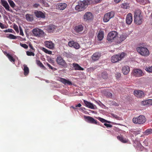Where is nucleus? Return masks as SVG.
I'll use <instances>...</instances> for the list:
<instances>
[{
  "instance_id": "f257e3e1",
  "label": "nucleus",
  "mask_w": 152,
  "mask_h": 152,
  "mask_svg": "<svg viewBox=\"0 0 152 152\" xmlns=\"http://www.w3.org/2000/svg\"><path fill=\"white\" fill-rule=\"evenodd\" d=\"M91 2V0H84L83 1H79L78 4L75 7V9L78 11H83L85 9L88 5L90 4Z\"/></svg>"
},
{
  "instance_id": "f03ea898",
  "label": "nucleus",
  "mask_w": 152,
  "mask_h": 152,
  "mask_svg": "<svg viewBox=\"0 0 152 152\" xmlns=\"http://www.w3.org/2000/svg\"><path fill=\"white\" fill-rule=\"evenodd\" d=\"M142 16L140 10H136L134 15V21L135 23L137 25L141 24L142 22Z\"/></svg>"
},
{
  "instance_id": "7ed1b4c3",
  "label": "nucleus",
  "mask_w": 152,
  "mask_h": 152,
  "mask_svg": "<svg viewBox=\"0 0 152 152\" xmlns=\"http://www.w3.org/2000/svg\"><path fill=\"white\" fill-rule=\"evenodd\" d=\"M136 50L138 53L142 56L147 57L149 54L148 49L144 47H138L137 48Z\"/></svg>"
},
{
  "instance_id": "20e7f679",
  "label": "nucleus",
  "mask_w": 152,
  "mask_h": 152,
  "mask_svg": "<svg viewBox=\"0 0 152 152\" xmlns=\"http://www.w3.org/2000/svg\"><path fill=\"white\" fill-rule=\"evenodd\" d=\"M118 33L115 31H113L109 32L107 37V39L109 42H114L117 37Z\"/></svg>"
},
{
  "instance_id": "39448f33",
  "label": "nucleus",
  "mask_w": 152,
  "mask_h": 152,
  "mask_svg": "<svg viewBox=\"0 0 152 152\" xmlns=\"http://www.w3.org/2000/svg\"><path fill=\"white\" fill-rule=\"evenodd\" d=\"M146 121L145 117L143 115H140L137 117H134L132 119L134 123L137 124H142L144 123Z\"/></svg>"
},
{
  "instance_id": "423d86ee",
  "label": "nucleus",
  "mask_w": 152,
  "mask_h": 152,
  "mask_svg": "<svg viewBox=\"0 0 152 152\" xmlns=\"http://www.w3.org/2000/svg\"><path fill=\"white\" fill-rule=\"evenodd\" d=\"M125 53L124 52L121 54L115 55L112 56L111 58V61L113 63H115L121 60L125 56Z\"/></svg>"
},
{
  "instance_id": "0eeeda50",
  "label": "nucleus",
  "mask_w": 152,
  "mask_h": 152,
  "mask_svg": "<svg viewBox=\"0 0 152 152\" xmlns=\"http://www.w3.org/2000/svg\"><path fill=\"white\" fill-rule=\"evenodd\" d=\"M32 31L34 35L37 37H42L45 36L44 32L40 29L34 28L33 29Z\"/></svg>"
},
{
  "instance_id": "6e6552de",
  "label": "nucleus",
  "mask_w": 152,
  "mask_h": 152,
  "mask_svg": "<svg viewBox=\"0 0 152 152\" xmlns=\"http://www.w3.org/2000/svg\"><path fill=\"white\" fill-rule=\"evenodd\" d=\"M114 15V12L111 11L105 14L103 18V21L105 22L108 21L110 19L113 18Z\"/></svg>"
},
{
  "instance_id": "1a4fd4ad",
  "label": "nucleus",
  "mask_w": 152,
  "mask_h": 152,
  "mask_svg": "<svg viewBox=\"0 0 152 152\" xmlns=\"http://www.w3.org/2000/svg\"><path fill=\"white\" fill-rule=\"evenodd\" d=\"M133 75L136 77H140L144 75L143 71L139 69H134L132 71Z\"/></svg>"
},
{
  "instance_id": "9d476101",
  "label": "nucleus",
  "mask_w": 152,
  "mask_h": 152,
  "mask_svg": "<svg viewBox=\"0 0 152 152\" xmlns=\"http://www.w3.org/2000/svg\"><path fill=\"white\" fill-rule=\"evenodd\" d=\"M34 14L37 18L44 19L45 18V13L40 11L35 10L34 12Z\"/></svg>"
},
{
  "instance_id": "9b49d317",
  "label": "nucleus",
  "mask_w": 152,
  "mask_h": 152,
  "mask_svg": "<svg viewBox=\"0 0 152 152\" xmlns=\"http://www.w3.org/2000/svg\"><path fill=\"white\" fill-rule=\"evenodd\" d=\"M83 101L84 103L85 104V106L87 107L92 109H96L97 107L93 103L85 100H83Z\"/></svg>"
},
{
  "instance_id": "f8f14e48",
  "label": "nucleus",
  "mask_w": 152,
  "mask_h": 152,
  "mask_svg": "<svg viewBox=\"0 0 152 152\" xmlns=\"http://www.w3.org/2000/svg\"><path fill=\"white\" fill-rule=\"evenodd\" d=\"M84 117L88 122L93 124H98L97 121L94 119L93 118L90 116H85Z\"/></svg>"
},
{
  "instance_id": "ddd939ff",
  "label": "nucleus",
  "mask_w": 152,
  "mask_h": 152,
  "mask_svg": "<svg viewBox=\"0 0 152 152\" xmlns=\"http://www.w3.org/2000/svg\"><path fill=\"white\" fill-rule=\"evenodd\" d=\"M134 95L138 98L143 97L144 96V93L142 91L140 90H135L134 91Z\"/></svg>"
},
{
  "instance_id": "4468645a",
  "label": "nucleus",
  "mask_w": 152,
  "mask_h": 152,
  "mask_svg": "<svg viewBox=\"0 0 152 152\" xmlns=\"http://www.w3.org/2000/svg\"><path fill=\"white\" fill-rule=\"evenodd\" d=\"M56 61L57 63L63 66H65L66 64V63L63 58L60 56L57 57L56 58Z\"/></svg>"
},
{
  "instance_id": "2eb2a0df",
  "label": "nucleus",
  "mask_w": 152,
  "mask_h": 152,
  "mask_svg": "<svg viewBox=\"0 0 152 152\" xmlns=\"http://www.w3.org/2000/svg\"><path fill=\"white\" fill-rule=\"evenodd\" d=\"M93 15L91 13L88 12H86L84 15V19L85 20H90L93 19Z\"/></svg>"
},
{
  "instance_id": "dca6fc26",
  "label": "nucleus",
  "mask_w": 152,
  "mask_h": 152,
  "mask_svg": "<svg viewBox=\"0 0 152 152\" xmlns=\"http://www.w3.org/2000/svg\"><path fill=\"white\" fill-rule=\"evenodd\" d=\"M126 23L128 24H130L133 20L132 15L131 13H128L126 16Z\"/></svg>"
},
{
  "instance_id": "f3484780",
  "label": "nucleus",
  "mask_w": 152,
  "mask_h": 152,
  "mask_svg": "<svg viewBox=\"0 0 152 152\" xmlns=\"http://www.w3.org/2000/svg\"><path fill=\"white\" fill-rule=\"evenodd\" d=\"M127 37V34L126 33H123L120 35L118 41L117 42L118 43H120L124 41Z\"/></svg>"
},
{
  "instance_id": "a211bd4d",
  "label": "nucleus",
  "mask_w": 152,
  "mask_h": 152,
  "mask_svg": "<svg viewBox=\"0 0 152 152\" xmlns=\"http://www.w3.org/2000/svg\"><path fill=\"white\" fill-rule=\"evenodd\" d=\"M72 44H75V46H74V48L76 49H78L80 47V45L78 43L75 42L73 41H69L68 43V45L71 47H72Z\"/></svg>"
},
{
  "instance_id": "6ab92c4d",
  "label": "nucleus",
  "mask_w": 152,
  "mask_h": 152,
  "mask_svg": "<svg viewBox=\"0 0 152 152\" xmlns=\"http://www.w3.org/2000/svg\"><path fill=\"white\" fill-rule=\"evenodd\" d=\"M101 56L100 53L96 52L94 53L91 56V58L93 61H96L99 60Z\"/></svg>"
},
{
  "instance_id": "aec40b11",
  "label": "nucleus",
  "mask_w": 152,
  "mask_h": 152,
  "mask_svg": "<svg viewBox=\"0 0 152 152\" xmlns=\"http://www.w3.org/2000/svg\"><path fill=\"white\" fill-rule=\"evenodd\" d=\"M45 46L50 49H53L54 48V44L51 41H46L45 42Z\"/></svg>"
},
{
  "instance_id": "412c9836",
  "label": "nucleus",
  "mask_w": 152,
  "mask_h": 152,
  "mask_svg": "<svg viewBox=\"0 0 152 152\" xmlns=\"http://www.w3.org/2000/svg\"><path fill=\"white\" fill-rule=\"evenodd\" d=\"M141 132V130L140 129H132L130 131V132L132 134L136 135L140 133Z\"/></svg>"
},
{
  "instance_id": "4be33fe9",
  "label": "nucleus",
  "mask_w": 152,
  "mask_h": 152,
  "mask_svg": "<svg viewBox=\"0 0 152 152\" xmlns=\"http://www.w3.org/2000/svg\"><path fill=\"white\" fill-rule=\"evenodd\" d=\"M48 32H53L56 28V26L54 25H50L48 26L46 28Z\"/></svg>"
},
{
  "instance_id": "5701e85b",
  "label": "nucleus",
  "mask_w": 152,
  "mask_h": 152,
  "mask_svg": "<svg viewBox=\"0 0 152 152\" xmlns=\"http://www.w3.org/2000/svg\"><path fill=\"white\" fill-rule=\"evenodd\" d=\"M104 33L103 31L100 30L97 34V37L99 40L101 41L104 38Z\"/></svg>"
},
{
  "instance_id": "b1692460",
  "label": "nucleus",
  "mask_w": 152,
  "mask_h": 152,
  "mask_svg": "<svg viewBox=\"0 0 152 152\" xmlns=\"http://www.w3.org/2000/svg\"><path fill=\"white\" fill-rule=\"evenodd\" d=\"M129 71L130 68L128 66H125L123 67L122 72L124 74L127 75L129 72Z\"/></svg>"
},
{
  "instance_id": "393cba45",
  "label": "nucleus",
  "mask_w": 152,
  "mask_h": 152,
  "mask_svg": "<svg viewBox=\"0 0 152 152\" xmlns=\"http://www.w3.org/2000/svg\"><path fill=\"white\" fill-rule=\"evenodd\" d=\"M117 138L118 140L123 143L127 142L128 141V140L127 138H124L123 136L121 135L118 136Z\"/></svg>"
},
{
  "instance_id": "a878e982",
  "label": "nucleus",
  "mask_w": 152,
  "mask_h": 152,
  "mask_svg": "<svg viewBox=\"0 0 152 152\" xmlns=\"http://www.w3.org/2000/svg\"><path fill=\"white\" fill-rule=\"evenodd\" d=\"M134 146L136 147L137 149L138 148H140L141 150L143 148V146L142 145L139 141L135 140L134 143Z\"/></svg>"
},
{
  "instance_id": "bb28decb",
  "label": "nucleus",
  "mask_w": 152,
  "mask_h": 152,
  "mask_svg": "<svg viewBox=\"0 0 152 152\" xmlns=\"http://www.w3.org/2000/svg\"><path fill=\"white\" fill-rule=\"evenodd\" d=\"M2 4L5 9L8 11H10V7L7 1L4 0H1Z\"/></svg>"
},
{
  "instance_id": "cd10ccee",
  "label": "nucleus",
  "mask_w": 152,
  "mask_h": 152,
  "mask_svg": "<svg viewBox=\"0 0 152 152\" xmlns=\"http://www.w3.org/2000/svg\"><path fill=\"white\" fill-rule=\"evenodd\" d=\"M75 70H83L84 69L80 66L78 64L73 63L72 64Z\"/></svg>"
},
{
  "instance_id": "c85d7f7f",
  "label": "nucleus",
  "mask_w": 152,
  "mask_h": 152,
  "mask_svg": "<svg viewBox=\"0 0 152 152\" xmlns=\"http://www.w3.org/2000/svg\"><path fill=\"white\" fill-rule=\"evenodd\" d=\"M26 19L27 21L29 22H31L33 20V16L32 15L26 14L25 15Z\"/></svg>"
},
{
  "instance_id": "c756f323",
  "label": "nucleus",
  "mask_w": 152,
  "mask_h": 152,
  "mask_svg": "<svg viewBox=\"0 0 152 152\" xmlns=\"http://www.w3.org/2000/svg\"><path fill=\"white\" fill-rule=\"evenodd\" d=\"M74 29L76 32H80L83 30V27L82 25H79L75 26Z\"/></svg>"
},
{
  "instance_id": "7c9ffc66",
  "label": "nucleus",
  "mask_w": 152,
  "mask_h": 152,
  "mask_svg": "<svg viewBox=\"0 0 152 152\" xmlns=\"http://www.w3.org/2000/svg\"><path fill=\"white\" fill-rule=\"evenodd\" d=\"M24 68L23 70L24 71V75H25L26 76L27 75L29 72V70L28 67L25 64L23 65Z\"/></svg>"
},
{
  "instance_id": "2f4dec72",
  "label": "nucleus",
  "mask_w": 152,
  "mask_h": 152,
  "mask_svg": "<svg viewBox=\"0 0 152 152\" xmlns=\"http://www.w3.org/2000/svg\"><path fill=\"white\" fill-rule=\"evenodd\" d=\"M5 54L8 58L10 61L11 62H15V59L13 58V57L11 55H10L9 53H6Z\"/></svg>"
},
{
  "instance_id": "473e14b6",
  "label": "nucleus",
  "mask_w": 152,
  "mask_h": 152,
  "mask_svg": "<svg viewBox=\"0 0 152 152\" xmlns=\"http://www.w3.org/2000/svg\"><path fill=\"white\" fill-rule=\"evenodd\" d=\"M66 7V4L65 3H60L58 5V7L60 10H63Z\"/></svg>"
},
{
  "instance_id": "72a5a7b5",
  "label": "nucleus",
  "mask_w": 152,
  "mask_h": 152,
  "mask_svg": "<svg viewBox=\"0 0 152 152\" xmlns=\"http://www.w3.org/2000/svg\"><path fill=\"white\" fill-rule=\"evenodd\" d=\"M121 6V8L125 9H127L129 7V4L125 2L122 3Z\"/></svg>"
},
{
  "instance_id": "f704fd0d",
  "label": "nucleus",
  "mask_w": 152,
  "mask_h": 152,
  "mask_svg": "<svg viewBox=\"0 0 152 152\" xmlns=\"http://www.w3.org/2000/svg\"><path fill=\"white\" fill-rule=\"evenodd\" d=\"M97 119L102 123H110V121H107L100 117H98Z\"/></svg>"
},
{
  "instance_id": "c9c22d12",
  "label": "nucleus",
  "mask_w": 152,
  "mask_h": 152,
  "mask_svg": "<svg viewBox=\"0 0 152 152\" xmlns=\"http://www.w3.org/2000/svg\"><path fill=\"white\" fill-rule=\"evenodd\" d=\"M41 50L46 53H48L50 55L52 53V52L50 50H48L45 48L42 47L41 48Z\"/></svg>"
},
{
  "instance_id": "e433bc0d",
  "label": "nucleus",
  "mask_w": 152,
  "mask_h": 152,
  "mask_svg": "<svg viewBox=\"0 0 152 152\" xmlns=\"http://www.w3.org/2000/svg\"><path fill=\"white\" fill-rule=\"evenodd\" d=\"M145 70L148 73H152V66H146Z\"/></svg>"
},
{
  "instance_id": "4c0bfd02",
  "label": "nucleus",
  "mask_w": 152,
  "mask_h": 152,
  "mask_svg": "<svg viewBox=\"0 0 152 152\" xmlns=\"http://www.w3.org/2000/svg\"><path fill=\"white\" fill-rule=\"evenodd\" d=\"M151 133H152V129H148L144 133L145 135H147Z\"/></svg>"
},
{
  "instance_id": "58836bf2",
  "label": "nucleus",
  "mask_w": 152,
  "mask_h": 152,
  "mask_svg": "<svg viewBox=\"0 0 152 152\" xmlns=\"http://www.w3.org/2000/svg\"><path fill=\"white\" fill-rule=\"evenodd\" d=\"M8 1L12 7L14 8L15 7V5L12 1L11 0H8Z\"/></svg>"
},
{
  "instance_id": "ea45409f",
  "label": "nucleus",
  "mask_w": 152,
  "mask_h": 152,
  "mask_svg": "<svg viewBox=\"0 0 152 152\" xmlns=\"http://www.w3.org/2000/svg\"><path fill=\"white\" fill-rule=\"evenodd\" d=\"M7 37L10 39H15L17 37H18V36L16 37L12 34H10Z\"/></svg>"
},
{
  "instance_id": "a19ab883",
  "label": "nucleus",
  "mask_w": 152,
  "mask_h": 152,
  "mask_svg": "<svg viewBox=\"0 0 152 152\" xmlns=\"http://www.w3.org/2000/svg\"><path fill=\"white\" fill-rule=\"evenodd\" d=\"M37 64L40 67L42 68L44 67V66L42 63L39 60H37L36 61Z\"/></svg>"
},
{
  "instance_id": "79ce46f5",
  "label": "nucleus",
  "mask_w": 152,
  "mask_h": 152,
  "mask_svg": "<svg viewBox=\"0 0 152 152\" xmlns=\"http://www.w3.org/2000/svg\"><path fill=\"white\" fill-rule=\"evenodd\" d=\"M58 80L65 85L66 83V80L65 79L62 78H60Z\"/></svg>"
},
{
  "instance_id": "37998d69",
  "label": "nucleus",
  "mask_w": 152,
  "mask_h": 152,
  "mask_svg": "<svg viewBox=\"0 0 152 152\" xmlns=\"http://www.w3.org/2000/svg\"><path fill=\"white\" fill-rule=\"evenodd\" d=\"M102 77L103 79H106L107 77V74L105 72H104L102 73Z\"/></svg>"
},
{
  "instance_id": "c03bdc74",
  "label": "nucleus",
  "mask_w": 152,
  "mask_h": 152,
  "mask_svg": "<svg viewBox=\"0 0 152 152\" xmlns=\"http://www.w3.org/2000/svg\"><path fill=\"white\" fill-rule=\"evenodd\" d=\"M26 54L28 56H34L35 55V54L34 53H33L31 51H27L26 52Z\"/></svg>"
},
{
  "instance_id": "a18cd8bd",
  "label": "nucleus",
  "mask_w": 152,
  "mask_h": 152,
  "mask_svg": "<svg viewBox=\"0 0 152 152\" xmlns=\"http://www.w3.org/2000/svg\"><path fill=\"white\" fill-rule=\"evenodd\" d=\"M13 28L16 32H17V33L19 32L18 27L16 25L14 24L13 26Z\"/></svg>"
},
{
  "instance_id": "49530a36",
  "label": "nucleus",
  "mask_w": 152,
  "mask_h": 152,
  "mask_svg": "<svg viewBox=\"0 0 152 152\" xmlns=\"http://www.w3.org/2000/svg\"><path fill=\"white\" fill-rule=\"evenodd\" d=\"M111 115L112 116L115 118L117 119L118 120H121V118L118 116L117 115H115L113 114H111Z\"/></svg>"
},
{
  "instance_id": "de8ad7c7",
  "label": "nucleus",
  "mask_w": 152,
  "mask_h": 152,
  "mask_svg": "<svg viewBox=\"0 0 152 152\" xmlns=\"http://www.w3.org/2000/svg\"><path fill=\"white\" fill-rule=\"evenodd\" d=\"M121 76V74L120 72H116L115 74V76L117 79H118Z\"/></svg>"
},
{
  "instance_id": "09e8293b",
  "label": "nucleus",
  "mask_w": 152,
  "mask_h": 152,
  "mask_svg": "<svg viewBox=\"0 0 152 152\" xmlns=\"http://www.w3.org/2000/svg\"><path fill=\"white\" fill-rule=\"evenodd\" d=\"M20 45L21 47L25 49H27L28 48V46L25 44H22L21 43H20Z\"/></svg>"
},
{
  "instance_id": "8fccbe9b",
  "label": "nucleus",
  "mask_w": 152,
  "mask_h": 152,
  "mask_svg": "<svg viewBox=\"0 0 152 152\" xmlns=\"http://www.w3.org/2000/svg\"><path fill=\"white\" fill-rule=\"evenodd\" d=\"M141 104L143 106L148 105L147 100L142 101Z\"/></svg>"
},
{
  "instance_id": "3c124183",
  "label": "nucleus",
  "mask_w": 152,
  "mask_h": 152,
  "mask_svg": "<svg viewBox=\"0 0 152 152\" xmlns=\"http://www.w3.org/2000/svg\"><path fill=\"white\" fill-rule=\"evenodd\" d=\"M148 106L152 105V99H148L147 100Z\"/></svg>"
},
{
  "instance_id": "603ef678",
  "label": "nucleus",
  "mask_w": 152,
  "mask_h": 152,
  "mask_svg": "<svg viewBox=\"0 0 152 152\" xmlns=\"http://www.w3.org/2000/svg\"><path fill=\"white\" fill-rule=\"evenodd\" d=\"M19 30H20V35L23 36L24 35V34L23 33V31L22 29V28L21 27V26H19Z\"/></svg>"
},
{
  "instance_id": "864d4df0",
  "label": "nucleus",
  "mask_w": 152,
  "mask_h": 152,
  "mask_svg": "<svg viewBox=\"0 0 152 152\" xmlns=\"http://www.w3.org/2000/svg\"><path fill=\"white\" fill-rule=\"evenodd\" d=\"M106 96L108 97H111L112 96V94L110 92H107L105 94Z\"/></svg>"
},
{
  "instance_id": "5fc2aeb1",
  "label": "nucleus",
  "mask_w": 152,
  "mask_h": 152,
  "mask_svg": "<svg viewBox=\"0 0 152 152\" xmlns=\"http://www.w3.org/2000/svg\"><path fill=\"white\" fill-rule=\"evenodd\" d=\"M104 125L105 126H106L107 127L111 128L112 127V126L110 124H107L106 123H104Z\"/></svg>"
},
{
  "instance_id": "6e6d98bb",
  "label": "nucleus",
  "mask_w": 152,
  "mask_h": 152,
  "mask_svg": "<svg viewBox=\"0 0 152 152\" xmlns=\"http://www.w3.org/2000/svg\"><path fill=\"white\" fill-rule=\"evenodd\" d=\"M0 27L2 29L5 28V25L1 22H0Z\"/></svg>"
},
{
  "instance_id": "4d7b16f0",
  "label": "nucleus",
  "mask_w": 152,
  "mask_h": 152,
  "mask_svg": "<svg viewBox=\"0 0 152 152\" xmlns=\"http://www.w3.org/2000/svg\"><path fill=\"white\" fill-rule=\"evenodd\" d=\"M29 48L32 50L33 51H35V49H34L33 47L32 46V45L31 44H29Z\"/></svg>"
},
{
  "instance_id": "13d9d810",
  "label": "nucleus",
  "mask_w": 152,
  "mask_h": 152,
  "mask_svg": "<svg viewBox=\"0 0 152 152\" xmlns=\"http://www.w3.org/2000/svg\"><path fill=\"white\" fill-rule=\"evenodd\" d=\"M102 0H93L96 3H98L100 2Z\"/></svg>"
},
{
  "instance_id": "bf43d9fd",
  "label": "nucleus",
  "mask_w": 152,
  "mask_h": 152,
  "mask_svg": "<svg viewBox=\"0 0 152 152\" xmlns=\"http://www.w3.org/2000/svg\"><path fill=\"white\" fill-rule=\"evenodd\" d=\"M47 66L49 68L51 69H53V67L48 63H47Z\"/></svg>"
},
{
  "instance_id": "052dcab7",
  "label": "nucleus",
  "mask_w": 152,
  "mask_h": 152,
  "mask_svg": "<svg viewBox=\"0 0 152 152\" xmlns=\"http://www.w3.org/2000/svg\"><path fill=\"white\" fill-rule=\"evenodd\" d=\"M39 5V4H35L33 5V7H37Z\"/></svg>"
},
{
  "instance_id": "680f3d73",
  "label": "nucleus",
  "mask_w": 152,
  "mask_h": 152,
  "mask_svg": "<svg viewBox=\"0 0 152 152\" xmlns=\"http://www.w3.org/2000/svg\"><path fill=\"white\" fill-rule=\"evenodd\" d=\"M82 105L81 104L79 103L78 104L75 105V107H80Z\"/></svg>"
},
{
  "instance_id": "e2e57ef3",
  "label": "nucleus",
  "mask_w": 152,
  "mask_h": 152,
  "mask_svg": "<svg viewBox=\"0 0 152 152\" xmlns=\"http://www.w3.org/2000/svg\"><path fill=\"white\" fill-rule=\"evenodd\" d=\"M67 84H68L69 85H71L72 84V83L69 81V80H67Z\"/></svg>"
},
{
  "instance_id": "0e129e2a",
  "label": "nucleus",
  "mask_w": 152,
  "mask_h": 152,
  "mask_svg": "<svg viewBox=\"0 0 152 152\" xmlns=\"http://www.w3.org/2000/svg\"><path fill=\"white\" fill-rule=\"evenodd\" d=\"M13 30L10 29H8V32H12V31H13Z\"/></svg>"
},
{
  "instance_id": "69168bd1",
  "label": "nucleus",
  "mask_w": 152,
  "mask_h": 152,
  "mask_svg": "<svg viewBox=\"0 0 152 152\" xmlns=\"http://www.w3.org/2000/svg\"><path fill=\"white\" fill-rule=\"evenodd\" d=\"M4 31L5 32H8V29H6V30H4Z\"/></svg>"
},
{
  "instance_id": "338daca9",
  "label": "nucleus",
  "mask_w": 152,
  "mask_h": 152,
  "mask_svg": "<svg viewBox=\"0 0 152 152\" xmlns=\"http://www.w3.org/2000/svg\"><path fill=\"white\" fill-rule=\"evenodd\" d=\"M96 103L98 105H100V104H99V102H98L97 101H96Z\"/></svg>"
},
{
  "instance_id": "774afa93",
  "label": "nucleus",
  "mask_w": 152,
  "mask_h": 152,
  "mask_svg": "<svg viewBox=\"0 0 152 152\" xmlns=\"http://www.w3.org/2000/svg\"><path fill=\"white\" fill-rule=\"evenodd\" d=\"M62 93L63 94H65V95L66 94V92H64V93H63V91H62Z\"/></svg>"
}]
</instances>
